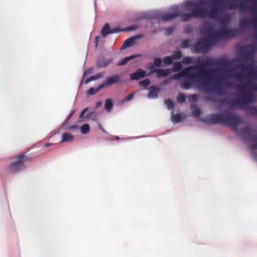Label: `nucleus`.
<instances>
[{"label":"nucleus","mask_w":257,"mask_h":257,"mask_svg":"<svg viewBox=\"0 0 257 257\" xmlns=\"http://www.w3.org/2000/svg\"><path fill=\"white\" fill-rule=\"evenodd\" d=\"M195 66H191L183 69L180 72L174 75L173 78L180 80L183 77L188 80L198 82L201 79V85L205 86L213 79L221 80V77L213 78V75L220 71L219 69H206L204 68L209 66L217 65L223 68L228 67L230 61L224 59L215 60L207 59L205 61L201 62L200 58H198Z\"/></svg>","instance_id":"f257e3e1"},{"label":"nucleus","mask_w":257,"mask_h":257,"mask_svg":"<svg viewBox=\"0 0 257 257\" xmlns=\"http://www.w3.org/2000/svg\"><path fill=\"white\" fill-rule=\"evenodd\" d=\"M237 90L240 94V96L235 100H231L229 105L231 106H240L248 111L249 107L247 105L255 101V97L251 91H257V83L251 84L250 82L246 81L240 84Z\"/></svg>","instance_id":"f03ea898"},{"label":"nucleus","mask_w":257,"mask_h":257,"mask_svg":"<svg viewBox=\"0 0 257 257\" xmlns=\"http://www.w3.org/2000/svg\"><path fill=\"white\" fill-rule=\"evenodd\" d=\"M207 119L213 124H224L232 127L235 132H237V126L242 121L238 116L228 111L211 114L207 117Z\"/></svg>","instance_id":"7ed1b4c3"},{"label":"nucleus","mask_w":257,"mask_h":257,"mask_svg":"<svg viewBox=\"0 0 257 257\" xmlns=\"http://www.w3.org/2000/svg\"><path fill=\"white\" fill-rule=\"evenodd\" d=\"M223 0H213L211 3L213 8L208 11H207L206 8L201 7V5L206 4L205 1L197 2L194 0H188L185 2L184 5L188 11H191L192 12V11H194L195 10H201L203 18H205L208 16L209 18L215 19L218 13L221 10V8L218 4L219 3L223 2Z\"/></svg>","instance_id":"20e7f679"},{"label":"nucleus","mask_w":257,"mask_h":257,"mask_svg":"<svg viewBox=\"0 0 257 257\" xmlns=\"http://www.w3.org/2000/svg\"><path fill=\"white\" fill-rule=\"evenodd\" d=\"M172 12L171 14L163 13L159 15V18L164 22H168L174 20L176 17H179L182 22H187L192 18L202 17V10L200 9L192 11L191 13L187 14H180V10L177 6H173L171 8Z\"/></svg>","instance_id":"39448f33"},{"label":"nucleus","mask_w":257,"mask_h":257,"mask_svg":"<svg viewBox=\"0 0 257 257\" xmlns=\"http://www.w3.org/2000/svg\"><path fill=\"white\" fill-rule=\"evenodd\" d=\"M12 161L8 166L9 170L13 173L19 172L25 168V162L28 159L26 153L18 155L12 158Z\"/></svg>","instance_id":"423d86ee"},{"label":"nucleus","mask_w":257,"mask_h":257,"mask_svg":"<svg viewBox=\"0 0 257 257\" xmlns=\"http://www.w3.org/2000/svg\"><path fill=\"white\" fill-rule=\"evenodd\" d=\"M239 31L237 28H221L218 31L212 33L213 39L220 38L227 39L236 37L239 35Z\"/></svg>","instance_id":"0eeeda50"},{"label":"nucleus","mask_w":257,"mask_h":257,"mask_svg":"<svg viewBox=\"0 0 257 257\" xmlns=\"http://www.w3.org/2000/svg\"><path fill=\"white\" fill-rule=\"evenodd\" d=\"M240 135L243 140L253 142L250 146V149L254 153V151L257 150V132L255 130L250 129L248 126H246L241 130Z\"/></svg>","instance_id":"6e6552de"},{"label":"nucleus","mask_w":257,"mask_h":257,"mask_svg":"<svg viewBox=\"0 0 257 257\" xmlns=\"http://www.w3.org/2000/svg\"><path fill=\"white\" fill-rule=\"evenodd\" d=\"M211 31V29H209L207 30V34L209 38L200 39L197 43L195 47V50L197 53L206 52L212 45V41L215 39L213 38L212 33L209 34Z\"/></svg>","instance_id":"1a4fd4ad"},{"label":"nucleus","mask_w":257,"mask_h":257,"mask_svg":"<svg viewBox=\"0 0 257 257\" xmlns=\"http://www.w3.org/2000/svg\"><path fill=\"white\" fill-rule=\"evenodd\" d=\"M242 70L247 71L245 77L251 80H257V66L255 65L253 62L250 64L240 63L237 66Z\"/></svg>","instance_id":"9d476101"},{"label":"nucleus","mask_w":257,"mask_h":257,"mask_svg":"<svg viewBox=\"0 0 257 257\" xmlns=\"http://www.w3.org/2000/svg\"><path fill=\"white\" fill-rule=\"evenodd\" d=\"M120 81V76L119 75H114L107 77L106 80L101 84V87L109 86L115 84Z\"/></svg>","instance_id":"9b49d317"},{"label":"nucleus","mask_w":257,"mask_h":257,"mask_svg":"<svg viewBox=\"0 0 257 257\" xmlns=\"http://www.w3.org/2000/svg\"><path fill=\"white\" fill-rule=\"evenodd\" d=\"M122 30L118 28H115L114 29H110V26L109 24L106 23L104 26L103 27L101 31V34L102 36L104 37H105L106 36H107L109 34H114V33H118Z\"/></svg>","instance_id":"f8f14e48"},{"label":"nucleus","mask_w":257,"mask_h":257,"mask_svg":"<svg viewBox=\"0 0 257 257\" xmlns=\"http://www.w3.org/2000/svg\"><path fill=\"white\" fill-rule=\"evenodd\" d=\"M227 8L231 10H235L238 8L240 11H245L248 9L247 5L243 2H240L238 5L234 3V1H231L227 4Z\"/></svg>","instance_id":"ddd939ff"},{"label":"nucleus","mask_w":257,"mask_h":257,"mask_svg":"<svg viewBox=\"0 0 257 257\" xmlns=\"http://www.w3.org/2000/svg\"><path fill=\"white\" fill-rule=\"evenodd\" d=\"M146 73L145 71L141 69H138L137 71L135 73H133L130 75V79L132 80H138L140 78H144L146 76Z\"/></svg>","instance_id":"4468645a"},{"label":"nucleus","mask_w":257,"mask_h":257,"mask_svg":"<svg viewBox=\"0 0 257 257\" xmlns=\"http://www.w3.org/2000/svg\"><path fill=\"white\" fill-rule=\"evenodd\" d=\"M112 62V59H105L104 58H100L96 62V66L99 68H104L108 66Z\"/></svg>","instance_id":"2eb2a0df"},{"label":"nucleus","mask_w":257,"mask_h":257,"mask_svg":"<svg viewBox=\"0 0 257 257\" xmlns=\"http://www.w3.org/2000/svg\"><path fill=\"white\" fill-rule=\"evenodd\" d=\"M171 72L172 70L170 68L166 69H157L156 73L158 78H161L162 77H166L168 75L171 74Z\"/></svg>","instance_id":"dca6fc26"},{"label":"nucleus","mask_w":257,"mask_h":257,"mask_svg":"<svg viewBox=\"0 0 257 257\" xmlns=\"http://www.w3.org/2000/svg\"><path fill=\"white\" fill-rule=\"evenodd\" d=\"M159 89L155 86H151L149 88V92L148 94V97L149 98H155L158 96V92Z\"/></svg>","instance_id":"f3484780"},{"label":"nucleus","mask_w":257,"mask_h":257,"mask_svg":"<svg viewBox=\"0 0 257 257\" xmlns=\"http://www.w3.org/2000/svg\"><path fill=\"white\" fill-rule=\"evenodd\" d=\"M136 39V37H131L126 40L121 47L120 49H124L127 47L133 46V45L135 43Z\"/></svg>","instance_id":"a211bd4d"},{"label":"nucleus","mask_w":257,"mask_h":257,"mask_svg":"<svg viewBox=\"0 0 257 257\" xmlns=\"http://www.w3.org/2000/svg\"><path fill=\"white\" fill-rule=\"evenodd\" d=\"M62 138L61 142H66L72 141L74 139V137L70 133H64L62 135Z\"/></svg>","instance_id":"6ab92c4d"},{"label":"nucleus","mask_w":257,"mask_h":257,"mask_svg":"<svg viewBox=\"0 0 257 257\" xmlns=\"http://www.w3.org/2000/svg\"><path fill=\"white\" fill-rule=\"evenodd\" d=\"M243 59L245 61H253L254 59V54L250 51H245L243 54Z\"/></svg>","instance_id":"aec40b11"},{"label":"nucleus","mask_w":257,"mask_h":257,"mask_svg":"<svg viewBox=\"0 0 257 257\" xmlns=\"http://www.w3.org/2000/svg\"><path fill=\"white\" fill-rule=\"evenodd\" d=\"M249 25V21L246 18H241L239 21V26L241 29H245Z\"/></svg>","instance_id":"412c9836"},{"label":"nucleus","mask_w":257,"mask_h":257,"mask_svg":"<svg viewBox=\"0 0 257 257\" xmlns=\"http://www.w3.org/2000/svg\"><path fill=\"white\" fill-rule=\"evenodd\" d=\"M229 16H225V17H223L220 19L219 22L221 28H225L227 24L229 22Z\"/></svg>","instance_id":"4be33fe9"},{"label":"nucleus","mask_w":257,"mask_h":257,"mask_svg":"<svg viewBox=\"0 0 257 257\" xmlns=\"http://www.w3.org/2000/svg\"><path fill=\"white\" fill-rule=\"evenodd\" d=\"M138 55H131L128 57H125L123 59L120 61L117 65L118 66H122L125 65L129 61L133 60V59L137 57Z\"/></svg>","instance_id":"5701e85b"},{"label":"nucleus","mask_w":257,"mask_h":257,"mask_svg":"<svg viewBox=\"0 0 257 257\" xmlns=\"http://www.w3.org/2000/svg\"><path fill=\"white\" fill-rule=\"evenodd\" d=\"M103 88V87H101V84L100 85H99V86L96 88H95L94 87H91L89 89H88L87 92H86V93L87 95H93L95 93H96L99 90Z\"/></svg>","instance_id":"b1692460"},{"label":"nucleus","mask_w":257,"mask_h":257,"mask_svg":"<svg viewBox=\"0 0 257 257\" xmlns=\"http://www.w3.org/2000/svg\"><path fill=\"white\" fill-rule=\"evenodd\" d=\"M113 107V103L110 99H107L105 102V108L107 111H110Z\"/></svg>","instance_id":"393cba45"},{"label":"nucleus","mask_w":257,"mask_h":257,"mask_svg":"<svg viewBox=\"0 0 257 257\" xmlns=\"http://www.w3.org/2000/svg\"><path fill=\"white\" fill-rule=\"evenodd\" d=\"M182 64L180 62H175L173 63L172 71L177 72L180 70L182 68Z\"/></svg>","instance_id":"a878e982"},{"label":"nucleus","mask_w":257,"mask_h":257,"mask_svg":"<svg viewBox=\"0 0 257 257\" xmlns=\"http://www.w3.org/2000/svg\"><path fill=\"white\" fill-rule=\"evenodd\" d=\"M248 111L251 116H257V107L250 106L248 107Z\"/></svg>","instance_id":"bb28decb"},{"label":"nucleus","mask_w":257,"mask_h":257,"mask_svg":"<svg viewBox=\"0 0 257 257\" xmlns=\"http://www.w3.org/2000/svg\"><path fill=\"white\" fill-rule=\"evenodd\" d=\"M90 127L88 124H84L81 126V132L83 134H87L89 132Z\"/></svg>","instance_id":"cd10ccee"},{"label":"nucleus","mask_w":257,"mask_h":257,"mask_svg":"<svg viewBox=\"0 0 257 257\" xmlns=\"http://www.w3.org/2000/svg\"><path fill=\"white\" fill-rule=\"evenodd\" d=\"M147 68L150 70V74L156 73L157 70V69H156L154 65L151 63H149L147 64Z\"/></svg>","instance_id":"c85d7f7f"},{"label":"nucleus","mask_w":257,"mask_h":257,"mask_svg":"<svg viewBox=\"0 0 257 257\" xmlns=\"http://www.w3.org/2000/svg\"><path fill=\"white\" fill-rule=\"evenodd\" d=\"M164 102L165 104L167 106L168 109H173L174 107V103L171 99H165Z\"/></svg>","instance_id":"c756f323"},{"label":"nucleus","mask_w":257,"mask_h":257,"mask_svg":"<svg viewBox=\"0 0 257 257\" xmlns=\"http://www.w3.org/2000/svg\"><path fill=\"white\" fill-rule=\"evenodd\" d=\"M181 116L179 114H176L172 116V120L175 123H177L181 120Z\"/></svg>","instance_id":"7c9ffc66"},{"label":"nucleus","mask_w":257,"mask_h":257,"mask_svg":"<svg viewBox=\"0 0 257 257\" xmlns=\"http://www.w3.org/2000/svg\"><path fill=\"white\" fill-rule=\"evenodd\" d=\"M173 59L179 60L182 57V53L180 51H177L173 53L172 56Z\"/></svg>","instance_id":"2f4dec72"},{"label":"nucleus","mask_w":257,"mask_h":257,"mask_svg":"<svg viewBox=\"0 0 257 257\" xmlns=\"http://www.w3.org/2000/svg\"><path fill=\"white\" fill-rule=\"evenodd\" d=\"M173 58L172 56H167L164 58L163 62L166 65H171L173 63Z\"/></svg>","instance_id":"473e14b6"},{"label":"nucleus","mask_w":257,"mask_h":257,"mask_svg":"<svg viewBox=\"0 0 257 257\" xmlns=\"http://www.w3.org/2000/svg\"><path fill=\"white\" fill-rule=\"evenodd\" d=\"M177 101L180 103H184L186 100V97L183 93H180L177 95Z\"/></svg>","instance_id":"72a5a7b5"},{"label":"nucleus","mask_w":257,"mask_h":257,"mask_svg":"<svg viewBox=\"0 0 257 257\" xmlns=\"http://www.w3.org/2000/svg\"><path fill=\"white\" fill-rule=\"evenodd\" d=\"M190 42V41L189 39L183 40L181 42V47L184 49L188 48L189 47Z\"/></svg>","instance_id":"f704fd0d"},{"label":"nucleus","mask_w":257,"mask_h":257,"mask_svg":"<svg viewBox=\"0 0 257 257\" xmlns=\"http://www.w3.org/2000/svg\"><path fill=\"white\" fill-rule=\"evenodd\" d=\"M150 80L149 79H146L143 81L140 82L139 84L141 86H143L145 88H147V86L150 85Z\"/></svg>","instance_id":"c9c22d12"},{"label":"nucleus","mask_w":257,"mask_h":257,"mask_svg":"<svg viewBox=\"0 0 257 257\" xmlns=\"http://www.w3.org/2000/svg\"><path fill=\"white\" fill-rule=\"evenodd\" d=\"M191 86L190 83L188 81H184L181 85V87L183 89H188Z\"/></svg>","instance_id":"e433bc0d"},{"label":"nucleus","mask_w":257,"mask_h":257,"mask_svg":"<svg viewBox=\"0 0 257 257\" xmlns=\"http://www.w3.org/2000/svg\"><path fill=\"white\" fill-rule=\"evenodd\" d=\"M247 48L250 49V51L253 52L254 54L257 50V44L254 43H252L251 44L248 46Z\"/></svg>","instance_id":"4c0bfd02"},{"label":"nucleus","mask_w":257,"mask_h":257,"mask_svg":"<svg viewBox=\"0 0 257 257\" xmlns=\"http://www.w3.org/2000/svg\"><path fill=\"white\" fill-rule=\"evenodd\" d=\"M162 62V60L160 58H155L154 59V61H153L154 65L157 67H159L161 66Z\"/></svg>","instance_id":"58836bf2"},{"label":"nucleus","mask_w":257,"mask_h":257,"mask_svg":"<svg viewBox=\"0 0 257 257\" xmlns=\"http://www.w3.org/2000/svg\"><path fill=\"white\" fill-rule=\"evenodd\" d=\"M191 62H192V59L190 57H184L182 60V62L183 64H187V65L191 64Z\"/></svg>","instance_id":"ea45409f"},{"label":"nucleus","mask_w":257,"mask_h":257,"mask_svg":"<svg viewBox=\"0 0 257 257\" xmlns=\"http://www.w3.org/2000/svg\"><path fill=\"white\" fill-rule=\"evenodd\" d=\"M235 78L239 81H242L244 77V75L242 73H237L234 75Z\"/></svg>","instance_id":"a19ab883"},{"label":"nucleus","mask_w":257,"mask_h":257,"mask_svg":"<svg viewBox=\"0 0 257 257\" xmlns=\"http://www.w3.org/2000/svg\"><path fill=\"white\" fill-rule=\"evenodd\" d=\"M134 93H131L127 96H126L122 101L121 103H123V102L125 101H128L132 100L134 98Z\"/></svg>","instance_id":"79ce46f5"},{"label":"nucleus","mask_w":257,"mask_h":257,"mask_svg":"<svg viewBox=\"0 0 257 257\" xmlns=\"http://www.w3.org/2000/svg\"><path fill=\"white\" fill-rule=\"evenodd\" d=\"M189 101L196 102L197 100V96L196 94H191L188 97Z\"/></svg>","instance_id":"37998d69"},{"label":"nucleus","mask_w":257,"mask_h":257,"mask_svg":"<svg viewBox=\"0 0 257 257\" xmlns=\"http://www.w3.org/2000/svg\"><path fill=\"white\" fill-rule=\"evenodd\" d=\"M192 115L194 117H199L200 115V111L199 109L196 108L192 112Z\"/></svg>","instance_id":"c03bdc74"},{"label":"nucleus","mask_w":257,"mask_h":257,"mask_svg":"<svg viewBox=\"0 0 257 257\" xmlns=\"http://www.w3.org/2000/svg\"><path fill=\"white\" fill-rule=\"evenodd\" d=\"M96 80L95 75L91 76L88 77V78H87L85 80L84 83H85V84H87L89 82L93 81V80Z\"/></svg>","instance_id":"a18cd8bd"},{"label":"nucleus","mask_w":257,"mask_h":257,"mask_svg":"<svg viewBox=\"0 0 257 257\" xmlns=\"http://www.w3.org/2000/svg\"><path fill=\"white\" fill-rule=\"evenodd\" d=\"M92 71V68H89V69H88L87 70H86L83 74V77H84L85 76V75L91 73Z\"/></svg>","instance_id":"49530a36"},{"label":"nucleus","mask_w":257,"mask_h":257,"mask_svg":"<svg viewBox=\"0 0 257 257\" xmlns=\"http://www.w3.org/2000/svg\"><path fill=\"white\" fill-rule=\"evenodd\" d=\"M95 75V77H96V79H98L102 78L103 77V76H104V73H97V74H96Z\"/></svg>","instance_id":"de8ad7c7"},{"label":"nucleus","mask_w":257,"mask_h":257,"mask_svg":"<svg viewBox=\"0 0 257 257\" xmlns=\"http://www.w3.org/2000/svg\"><path fill=\"white\" fill-rule=\"evenodd\" d=\"M173 31V28L172 27H169L167 29L166 32H168V34H170Z\"/></svg>","instance_id":"09e8293b"},{"label":"nucleus","mask_w":257,"mask_h":257,"mask_svg":"<svg viewBox=\"0 0 257 257\" xmlns=\"http://www.w3.org/2000/svg\"><path fill=\"white\" fill-rule=\"evenodd\" d=\"M87 110V108H85L83 110V111L80 114V115H79L80 118H82L83 117V115L84 114V113H85L86 112Z\"/></svg>","instance_id":"8fccbe9b"},{"label":"nucleus","mask_w":257,"mask_h":257,"mask_svg":"<svg viewBox=\"0 0 257 257\" xmlns=\"http://www.w3.org/2000/svg\"><path fill=\"white\" fill-rule=\"evenodd\" d=\"M102 104V102L101 101H97L95 104V108H97L100 106H101Z\"/></svg>","instance_id":"3c124183"},{"label":"nucleus","mask_w":257,"mask_h":257,"mask_svg":"<svg viewBox=\"0 0 257 257\" xmlns=\"http://www.w3.org/2000/svg\"><path fill=\"white\" fill-rule=\"evenodd\" d=\"M136 29V27L135 26H131L128 27L125 30L126 31H132V30H135Z\"/></svg>","instance_id":"603ef678"},{"label":"nucleus","mask_w":257,"mask_h":257,"mask_svg":"<svg viewBox=\"0 0 257 257\" xmlns=\"http://www.w3.org/2000/svg\"><path fill=\"white\" fill-rule=\"evenodd\" d=\"M98 39H99V37L98 36L95 37V46L96 47H97V45H98Z\"/></svg>","instance_id":"864d4df0"},{"label":"nucleus","mask_w":257,"mask_h":257,"mask_svg":"<svg viewBox=\"0 0 257 257\" xmlns=\"http://www.w3.org/2000/svg\"><path fill=\"white\" fill-rule=\"evenodd\" d=\"M220 102L222 103H227V100L225 98H223L220 100Z\"/></svg>","instance_id":"5fc2aeb1"},{"label":"nucleus","mask_w":257,"mask_h":257,"mask_svg":"<svg viewBox=\"0 0 257 257\" xmlns=\"http://www.w3.org/2000/svg\"><path fill=\"white\" fill-rule=\"evenodd\" d=\"M52 145V144H51V143H48V144H45L44 146L45 147H49L50 146H51Z\"/></svg>","instance_id":"6e6d98bb"},{"label":"nucleus","mask_w":257,"mask_h":257,"mask_svg":"<svg viewBox=\"0 0 257 257\" xmlns=\"http://www.w3.org/2000/svg\"><path fill=\"white\" fill-rule=\"evenodd\" d=\"M115 138L116 140H119V137L117 136H115Z\"/></svg>","instance_id":"4d7b16f0"},{"label":"nucleus","mask_w":257,"mask_h":257,"mask_svg":"<svg viewBox=\"0 0 257 257\" xmlns=\"http://www.w3.org/2000/svg\"><path fill=\"white\" fill-rule=\"evenodd\" d=\"M73 112H72V113H71V114L70 115V116H69V117H70L71 115H73Z\"/></svg>","instance_id":"13d9d810"},{"label":"nucleus","mask_w":257,"mask_h":257,"mask_svg":"<svg viewBox=\"0 0 257 257\" xmlns=\"http://www.w3.org/2000/svg\"><path fill=\"white\" fill-rule=\"evenodd\" d=\"M255 157L257 158V155H255Z\"/></svg>","instance_id":"bf43d9fd"}]
</instances>
